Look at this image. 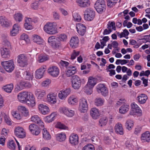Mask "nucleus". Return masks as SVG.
I'll return each mask as SVG.
<instances>
[{"label": "nucleus", "mask_w": 150, "mask_h": 150, "mask_svg": "<svg viewBox=\"0 0 150 150\" xmlns=\"http://www.w3.org/2000/svg\"><path fill=\"white\" fill-rule=\"evenodd\" d=\"M94 7L98 13H101L106 10L105 2L104 0H97L94 4Z\"/></svg>", "instance_id": "nucleus-2"}, {"label": "nucleus", "mask_w": 150, "mask_h": 150, "mask_svg": "<svg viewBox=\"0 0 150 150\" xmlns=\"http://www.w3.org/2000/svg\"><path fill=\"white\" fill-rule=\"evenodd\" d=\"M77 2L78 5L82 8L88 7L90 3L89 0H77Z\"/></svg>", "instance_id": "nucleus-21"}, {"label": "nucleus", "mask_w": 150, "mask_h": 150, "mask_svg": "<svg viewBox=\"0 0 150 150\" xmlns=\"http://www.w3.org/2000/svg\"><path fill=\"white\" fill-rule=\"evenodd\" d=\"M115 131H123V129L122 125L120 123L116 124L115 127Z\"/></svg>", "instance_id": "nucleus-44"}, {"label": "nucleus", "mask_w": 150, "mask_h": 150, "mask_svg": "<svg viewBox=\"0 0 150 150\" xmlns=\"http://www.w3.org/2000/svg\"><path fill=\"white\" fill-rule=\"evenodd\" d=\"M77 31L80 35L83 36L84 35L86 30V27L83 24L78 23L76 27Z\"/></svg>", "instance_id": "nucleus-13"}, {"label": "nucleus", "mask_w": 150, "mask_h": 150, "mask_svg": "<svg viewBox=\"0 0 150 150\" xmlns=\"http://www.w3.org/2000/svg\"><path fill=\"white\" fill-rule=\"evenodd\" d=\"M60 112H63L66 115L69 117H72L74 114V111L68 109L66 107H62L60 108Z\"/></svg>", "instance_id": "nucleus-15"}, {"label": "nucleus", "mask_w": 150, "mask_h": 150, "mask_svg": "<svg viewBox=\"0 0 150 150\" xmlns=\"http://www.w3.org/2000/svg\"><path fill=\"white\" fill-rule=\"evenodd\" d=\"M15 73L16 76L18 78L21 76L27 80H30L32 79L33 75L29 71L20 69L19 71H16Z\"/></svg>", "instance_id": "nucleus-4"}, {"label": "nucleus", "mask_w": 150, "mask_h": 150, "mask_svg": "<svg viewBox=\"0 0 150 150\" xmlns=\"http://www.w3.org/2000/svg\"><path fill=\"white\" fill-rule=\"evenodd\" d=\"M38 108L40 111L44 115L47 114L50 112L48 107L43 104H39L38 105Z\"/></svg>", "instance_id": "nucleus-22"}, {"label": "nucleus", "mask_w": 150, "mask_h": 150, "mask_svg": "<svg viewBox=\"0 0 150 150\" xmlns=\"http://www.w3.org/2000/svg\"><path fill=\"white\" fill-rule=\"evenodd\" d=\"M133 126V121L130 120H129L127 121L125 124V127L128 130H131Z\"/></svg>", "instance_id": "nucleus-38"}, {"label": "nucleus", "mask_w": 150, "mask_h": 150, "mask_svg": "<svg viewBox=\"0 0 150 150\" xmlns=\"http://www.w3.org/2000/svg\"><path fill=\"white\" fill-rule=\"evenodd\" d=\"M29 94L30 93L26 92L20 93L18 96V98L21 102L26 103V101L28 99Z\"/></svg>", "instance_id": "nucleus-12"}, {"label": "nucleus", "mask_w": 150, "mask_h": 150, "mask_svg": "<svg viewBox=\"0 0 150 150\" xmlns=\"http://www.w3.org/2000/svg\"><path fill=\"white\" fill-rule=\"evenodd\" d=\"M104 101L103 99L98 98L95 99V105L97 106H100L103 105Z\"/></svg>", "instance_id": "nucleus-36"}, {"label": "nucleus", "mask_w": 150, "mask_h": 150, "mask_svg": "<svg viewBox=\"0 0 150 150\" xmlns=\"http://www.w3.org/2000/svg\"><path fill=\"white\" fill-rule=\"evenodd\" d=\"M43 138L45 140H49L51 138V136L49 132H43Z\"/></svg>", "instance_id": "nucleus-47"}, {"label": "nucleus", "mask_w": 150, "mask_h": 150, "mask_svg": "<svg viewBox=\"0 0 150 150\" xmlns=\"http://www.w3.org/2000/svg\"><path fill=\"white\" fill-rule=\"evenodd\" d=\"M20 39L19 42L21 44L23 42V44H24L25 43L28 42L29 40L28 35L24 33L23 34L21 35Z\"/></svg>", "instance_id": "nucleus-32"}, {"label": "nucleus", "mask_w": 150, "mask_h": 150, "mask_svg": "<svg viewBox=\"0 0 150 150\" xmlns=\"http://www.w3.org/2000/svg\"><path fill=\"white\" fill-rule=\"evenodd\" d=\"M88 109V104L87 100L84 98H82L80 100L79 110L81 113H85Z\"/></svg>", "instance_id": "nucleus-9"}, {"label": "nucleus", "mask_w": 150, "mask_h": 150, "mask_svg": "<svg viewBox=\"0 0 150 150\" xmlns=\"http://www.w3.org/2000/svg\"><path fill=\"white\" fill-rule=\"evenodd\" d=\"M18 86L20 90L24 88H28L32 86L31 84L29 82L24 81H21L18 84Z\"/></svg>", "instance_id": "nucleus-20"}, {"label": "nucleus", "mask_w": 150, "mask_h": 150, "mask_svg": "<svg viewBox=\"0 0 150 150\" xmlns=\"http://www.w3.org/2000/svg\"><path fill=\"white\" fill-rule=\"evenodd\" d=\"M40 119L38 116L35 115L31 117V120L36 123H38L40 121Z\"/></svg>", "instance_id": "nucleus-55"}, {"label": "nucleus", "mask_w": 150, "mask_h": 150, "mask_svg": "<svg viewBox=\"0 0 150 150\" xmlns=\"http://www.w3.org/2000/svg\"><path fill=\"white\" fill-rule=\"evenodd\" d=\"M33 40L34 42L38 44L41 45L42 44V40L39 36L36 35H34L33 36Z\"/></svg>", "instance_id": "nucleus-34"}, {"label": "nucleus", "mask_w": 150, "mask_h": 150, "mask_svg": "<svg viewBox=\"0 0 150 150\" xmlns=\"http://www.w3.org/2000/svg\"><path fill=\"white\" fill-rule=\"evenodd\" d=\"M12 114L14 117L18 120H20L21 119V117L19 114L14 112H12Z\"/></svg>", "instance_id": "nucleus-62"}, {"label": "nucleus", "mask_w": 150, "mask_h": 150, "mask_svg": "<svg viewBox=\"0 0 150 150\" xmlns=\"http://www.w3.org/2000/svg\"><path fill=\"white\" fill-rule=\"evenodd\" d=\"M57 38H55L54 36H52L48 38V41L51 45L53 44V43L55 42V41H57Z\"/></svg>", "instance_id": "nucleus-56"}, {"label": "nucleus", "mask_w": 150, "mask_h": 150, "mask_svg": "<svg viewBox=\"0 0 150 150\" xmlns=\"http://www.w3.org/2000/svg\"><path fill=\"white\" fill-rule=\"evenodd\" d=\"M1 65L7 72H9V61H5L1 62Z\"/></svg>", "instance_id": "nucleus-37"}, {"label": "nucleus", "mask_w": 150, "mask_h": 150, "mask_svg": "<svg viewBox=\"0 0 150 150\" xmlns=\"http://www.w3.org/2000/svg\"><path fill=\"white\" fill-rule=\"evenodd\" d=\"M45 91L44 90L37 89L35 92V94L38 99H42L45 95Z\"/></svg>", "instance_id": "nucleus-28"}, {"label": "nucleus", "mask_w": 150, "mask_h": 150, "mask_svg": "<svg viewBox=\"0 0 150 150\" xmlns=\"http://www.w3.org/2000/svg\"><path fill=\"white\" fill-rule=\"evenodd\" d=\"M46 70V66H43L37 69L35 72V76L36 78L40 79L43 76Z\"/></svg>", "instance_id": "nucleus-14"}, {"label": "nucleus", "mask_w": 150, "mask_h": 150, "mask_svg": "<svg viewBox=\"0 0 150 150\" xmlns=\"http://www.w3.org/2000/svg\"><path fill=\"white\" fill-rule=\"evenodd\" d=\"M29 129L30 131H37L38 127L35 124H32L29 126Z\"/></svg>", "instance_id": "nucleus-50"}, {"label": "nucleus", "mask_w": 150, "mask_h": 150, "mask_svg": "<svg viewBox=\"0 0 150 150\" xmlns=\"http://www.w3.org/2000/svg\"><path fill=\"white\" fill-rule=\"evenodd\" d=\"M72 87L75 89L80 88L81 85V80L78 76L74 75L72 76L71 79Z\"/></svg>", "instance_id": "nucleus-5"}, {"label": "nucleus", "mask_w": 150, "mask_h": 150, "mask_svg": "<svg viewBox=\"0 0 150 150\" xmlns=\"http://www.w3.org/2000/svg\"><path fill=\"white\" fill-rule=\"evenodd\" d=\"M17 62L20 66L22 67H25L28 64L27 58L24 54H20L18 56Z\"/></svg>", "instance_id": "nucleus-8"}, {"label": "nucleus", "mask_w": 150, "mask_h": 150, "mask_svg": "<svg viewBox=\"0 0 150 150\" xmlns=\"http://www.w3.org/2000/svg\"><path fill=\"white\" fill-rule=\"evenodd\" d=\"M96 91L98 93H100L104 97H106L108 95V89L103 84H99L96 88Z\"/></svg>", "instance_id": "nucleus-10"}, {"label": "nucleus", "mask_w": 150, "mask_h": 150, "mask_svg": "<svg viewBox=\"0 0 150 150\" xmlns=\"http://www.w3.org/2000/svg\"><path fill=\"white\" fill-rule=\"evenodd\" d=\"M47 71L49 74L53 77H57L59 74V69L56 66H52L50 67Z\"/></svg>", "instance_id": "nucleus-11"}, {"label": "nucleus", "mask_w": 150, "mask_h": 150, "mask_svg": "<svg viewBox=\"0 0 150 150\" xmlns=\"http://www.w3.org/2000/svg\"><path fill=\"white\" fill-rule=\"evenodd\" d=\"M93 88L86 84L83 88L84 91L88 94L90 95L92 93Z\"/></svg>", "instance_id": "nucleus-40"}, {"label": "nucleus", "mask_w": 150, "mask_h": 150, "mask_svg": "<svg viewBox=\"0 0 150 150\" xmlns=\"http://www.w3.org/2000/svg\"><path fill=\"white\" fill-rule=\"evenodd\" d=\"M118 0H108L107 6L108 7L111 8L113 6H114L117 2Z\"/></svg>", "instance_id": "nucleus-48"}, {"label": "nucleus", "mask_w": 150, "mask_h": 150, "mask_svg": "<svg viewBox=\"0 0 150 150\" xmlns=\"http://www.w3.org/2000/svg\"><path fill=\"white\" fill-rule=\"evenodd\" d=\"M39 2L38 1H35L32 3L31 7L33 9L37 10L38 8Z\"/></svg>", "instance_id": "nucleus-57"}, {"label": "nucleus", "mask_w": 150, "mask_h": 150, "mask_svg": "<svg viewBox=\"0 0 150 150\" xmlns=\"http://www.w3.org/2000/svg\"><path fill=\"white\" fill-rule=\"evenodd\" d=\"M96 82L95 80L93 78V77H90L88 79V82L87 84L91 87V88H93L96 84Z\"/></svg>", "instance_id": "nucleus-41"}, {"label": "nucleus", "mask_w": 150, "mask_h": 150, "mask_svg": "<svg viewBox=\"0 0 150 150\" xmlns=\"http://www.w3.org/2000/svg\"><path fill=\"white\" fill-rule=\"evenodd\" d=\"M108 121V119L106 117L101 118L99 120V125L100 126L105 125Z\"/></svg>", "instance_id": "nucleus-43"}, {"label": "nucleus", "mask_w": 150, "mask_h": 150, "mask_svg": "<svg viewBox=\"0 0 150 150\" xmlns=\"http://www.w3.org/2000/svg\"><path fill=\"white\" fill-rule=\"evenodd\" d=\"M84 15L85 20L91 21L94 18L95 15V12L92 8H88L85 10Z\"/></svg>", "instance_id": "nucleus-6"}, {"label": "nucleus", "mask_w": 150, "mask_h": 150, "mask_svg": "<svg viewBox=\"0 0 150 150\" xmlns=\"http://www.w3.org/2000/svg\"><path fill=\"white\" fill-rule=\"evenodd\" d=\"M129 109V105L125 103L120 107L119 112L121 113L124 114L128 111Z\"/></svg>", "instance_id": "nucleus-30"}, {"label": "nucleus", "mask_w": 150, "mask_h": 150, "mask_svg": "<svg viewBox=\"0 0 150 150\" xmlns=\"http://www.w3.org/2000/svg\"><path fill=\"white\" fill-rule=\"evenodd\" d=\"M53 16L54 19L55 20H59L60 19V16L59 13L56 11H54L53 13Z\"/></svg>", "instance_id": "nucleus-59"}, {"label": "nucleus", "mask_w": 150, "mask_h": 150, "mask_svg": "<svg viewBox=\"0 0 150 150\" xmlns=\"http://www.w3.org/2000/svg\"><path fill=\"white\" fill-rule=\"evenodd\" d=\"M25 28L27 30H31L32 29L31 23H26L24 24Z\"/></svg>", "instance_id": "nucleus-64"}, {"label": "nucleus", "mask_w": 150, "mask_h": 150, "mask_svg": "<svg viewBox=\"0 0 150 150\" xmlns=\"http://www.w3.org/2000/svg\"><path fill=\"white\" fill-rule=\"evenodd\" d=\"M15 134L18 138H23L26 136L25 132H15Z\"/></svg>", "instance_id": "nucleus-45"}, {"label": "nucleus", "mask_w": 150, "mask_h": 150, "mask_svg": "<svg viewBox=\"0 0 150 150\" xmlns=\"http://www.w3.org/2000/svg\"><path fill=\"white\" fill-rule=\"evenodd\" d=\"M129 33L127 30L125 29L123 30V32H122L120 34V38H122V37H126L127 36L129 35Z\"/></svg>", "instance_id": "nucleus-53"}, {"label": "nucleus", "mask_w": 150, "mask_h": 150, "mask_svg": "<svg viewBox=\"0 0 150 150\" xmlns=\"http://www.w3.org/2000/svg\"><path fill=\"white\" fill-rule=\"evenodd\" d=\"M13 18L16 21L20 22L22 21L23 16L22 13H17L14 15Z\"/></svg>", "instance_id": "nucleus-35"}, {"label": "nucleus", "mask_w": 150, "mask_h": 150, "mask_svg": "<svg viewBox=\"0 0 150 150\" xmlns=\"http://www.w3.org/2000/svg\"><path fill=\"white\" fill-rule=\"evenodd\" d=\"M35 98L33 96L32 94H29V97L28 99L26 101V103L29 106H30L33 107L35 105V102L34 100Z\"/></svg>", "instance_id": "nucleus-25"}, {"label": "nucleus", "mask_w": 150, "mask_h": 150, "mask_svg": "<svg viewBox=\"0 0 150 150\" xmlns=\"http://www.w3.org/2000/svg\"><path fill=\"white\" fill-rule=\"evenodd\" d=\"M56 127L59 128L60 129H67L69 130L68 127L64 125L61 123L60 122H57V124L55 125Z\"/></svg>", "instance_id": "nucleus-46"}, {"label": "nucleus", "mask_w": 150, "mask_h": 150, "mask_svg": "<svg viewBox=\"0 0 150 150\" xmlns=\"http://www.w3.org/2000/svg\"><path fill=\"white\" fill-rule=\"evenodd\" d=\"M54 115L53 113H51L50 115L46 116L45 118V120L46 122H50L54 120Z\"/></svg>", "instance_id": "nucleus-39"}, {"label": "nucleus", "mask_w": 150, "mask_h": 150, "mask_svg": "<svg viewBox=\"0 0 150 150\" xmlns=\"http://www.w3.org/2000/svg\"><path fill=\"white\" fill-rule=\"evenodd\" d=\"M80 52L79 51L76 52V51L74 50L73 51V52L71 56V59H75L76 57L79 54Z\"/></svg>", "instance_id": "nucleus-61"}, {"label": "nucleus", "mask_w": 150, "mask_h": 150, "mask_svg": "<svg viewBox=\"0 0 150 150\" xmlns=\"http://www.w3.org/2000/svg\"><path fill=\"white\" fill-rule=\"evenodd\" d=\"M131 105V110L130 111V115H134L136 113L138 116H140L142 115V110L135 103H132Z\"/></svg>", "instance_id": "nucleus-7"}, {"label": "nucleus", "mask_w": 150, "mask_h": 150, "mask_svg": "<svg viewBox=\"0 0 150 150\" xmlns=\"http://www.w3.org/2000/svg\"><path fill=\"white\" fill-rule=\"evenodd\" d=\"M18 110L22 114L25 116L28 115V112L25 107L23 106H19L18 107Z\"/></svg>", "instance_id": "nucleus-33"}, {"label": "nucleus", "mask_w": 150, "mask_h": 150, "mask_svg": "<svg viewBox=\"0 0 150 150\" xmlns=\"http://www.w3.org/2000/svg\"><path fill=\"white\" fill-rule=\"evenodd\" d=\"M83 150H95V149L92 144H88L83 147Z\"/></svg>", "instance_id": "nucleus-51"}, {"label": "nucleus", "mask_w": 150, "mask_h": 150, "mask_svg": "<svg viewBox=\"0 0 150 150\" xmlns=\"http://www.w3.org/2000/svg\"><path fill=\"white\" fill-rule=\"evenodd\" d=\"M44 31L47 33L54 35L57 33V28L53 23L48 22L44 26Z\"/></svg>", "instance_id": "nucleus-3"}, {"label": "nucleus", "mask_w": 150, "mask_h": 150, "mask_svg": "<svg viewBox=\"0 0 150 150\" xmlns=\"http://www.w3.org/2000/svg\"><path fill=\"white\" fill-rule=\"evenodd\" d=\"M90 114L94 119H97L98 118L100 115L98 110L96 108H93L90 112Z\"/></svg>", "instance_id": "nucleus-26"}, {"label": "nucleus", "mask_w": 150, "mask_h": 150, "mask_svg": "<svg viewBox=\"0 0 150 150\" xmlns=\"http://www.w3.org/2000/svg\"><path fill=\"white\" fill-rule=\"evenodd\" d=\"M57 38L59 41H65L67 40V36L65 34H62L60 35L58 37H57Z\"/></svg>", "instance_id": "nucleus-52"}, {"label": "nucleus", "mask_w": 150, "mask_h": 150, "mask_svg": "<svg viewBox=\"0 0 150 150\" xmlns=\"http://www.w3.org/2000/svg\"><path fill=\"white\" fill-rule=\"evenodd\" d=\"M2 38L4 46L0 49L1 55L3 58H6L9 56L8 37L6 34H4L2 35Z\"/></svg>", "instance_id": "nucleus-1"}, {"label": "nucleus", "mask_w": 150, "mask_h": 150, "mask_svg": "<svg viewBox=\"0 0 150 150\" xmlns=\"http://www.w3.org/2000/svg\"><path fill=\"white\" fill-rule=\"evenodd\" d=\"M0 23L4 28H7L9 26V23L8 20L4 16L0 17Z\"/></svg>", "instance_id": "nucleus-23"}, {"label": "nucleus", "mask_w": 150, "mask_h": 150, "mask_svg": "<svg viewBox=\"0 0 150 150\" xmlns=\"http://www.w3.org/2000/svg\"><path fill=\"white\" fill-rule=\"evenodd\" d=\"M38 61L40 62H42L48 59L47 55H40L38 57Z\"/></svg>", "instance_id": "nucleus-49"}, {"label": "nucleus", "mask_w": 150, "mask_h": 150, "mask_svg": "<svg viewBox=\"0 0 150 150\" xmlns=\"http://www.w3.org/2000/svg\"><path fill=\"white\" fill-rule=\"evenodd\" d=\"M16 147V145L14 141L13 140L10 141V149L15 150Z\"/></svg>", "instance_id": "nucleus-60"}, {"label": "nucleus", "mask_w": 150, "mask_h": 150, "mask_svg": "<svg viewBox=\"0 0 150 150\" xmlns=\"http://www.w3.org/2000/svg\"><path fill=\"white\" fill-rule=\"evenodd\" d=\"M71 92L70 88H67L64 91H60L58 94V96L60 99H63L70 94Z\"/></svg>", "instance_id": "nucleus-18"}, {"label": "nucleus", "mask_w": 150, "mask_h": 150, "mask_svg": "<svg viewBox=\"0 0 150 150\" xmlns=\"http://www.w3.org/2000/svg\"><path fill=\"white\" fill-rule=\"evenodd\" d=\"M141 140L143 142H148L150 140V133L149 132H145L142 134Z\"/></svg>", "instance_id": "nucleus-29"}, {"label": "nucleus", "mask_w": 150, "mask_h": 150, "mask_svg": "<svg viewBox=\"0 0 150 150\" xmlns=\"http://www.w3.org/2000/svg\"><path fill=\"white\" fill-rule=\"evenodd\" d=\"M56 137V140L60 142L65 141L66 138L65 134L62 132L57 134Z\"/></svg>", "instance_id": "nucleus-27"}, {"label": "nucleus", "mask_w": 150, "mask_h": 150, "mask_svg": "<svg viewBox=\"0 0 150 150\" xmlns=\"http://www.w3.org/2000/svg\"><path fill=\"white\" fill-rule=\"evenodd\" d=\"M69 142L72 145H76L79 143V137L76 134H71L69 137Z\"/></svg>", "instance_id": "nucleus-16"}, {"label": "nucleus", "mask_w": 150, "mask_h": 150, "mask_svg": "<svg viewBox=\"0 0 150 150\" xmlns=\"http://www.w3.org/2000/svg\"><path fill=\"white\" fill-rule=\"evenodd\" d=\"M19 27L18 24H14L12 30L10 32V35L12 36H16L18 33Z\"/></svg>", "instance_id": "nucleus-24"}, {"label": "nucleus", "mask_w": 150, "mask_h": 150, "mask_svg": "<svg viewBox=\"0 0 150 150\" xmlns=\"http://www.w3.org/2000/svg\"><path fill=\"white\" fill-rule=\"evenodd\" d=\"M78 100L74 96H70L68 99V102L69 104L74 105L78 102Z\"/></svg>", "instance_id": "nucleus-42"}, {"label": "nucleus", "mask_w": 150, "mask_h": 150, "mask_svg": "<svg viewBox=\"0 0 150 150\" xmlns=\"http://www.w3.org/2000/svg\"><path fill=\"white\" fill-rule=\"evenodd\" d=\"M73 17L74 20L75 21L79 22L81 19V18L80 16L77 13L74 14L73 15Z\"/></svg>", "instance_id": "nucleus-58"}, {"label": "nucleus", "mask_w": 150, "mask_h": 150, "mask_svg": "<svg viewBox=\"0 0 150 150\" xmlns=\"http://www.w3.org/2000/svg\"><path fill=\"white\" fill-rule=\"evenodd\" d=\"M76 68L75 66H70L67 69L66 72V75L67 77H70L75 74L76 71Z\"/></svg>", "instance_id": "nucleus-17"}, {"label": "nucleus", "mask_w": 150, "mask_h": 150, "mask_svg": "<svg viewBox=\"0 0 150 150\" xmlns=\"http://www.w3.org/2000/svg\"><path fill=\"white\" fill-rule=\"evenodd\" d=\"M79 40L76 36H74L71 38L70 41V45L72 47L74 48L78 45Z\"/></svg>", "instance_id": "nucleus-19"}, {"label": "nucleus", "mask_w": 150, "mask_h": 150, "mask_svg": "<svg viewBox=\"0 0 150 150\" xmlns=\"http://www.w3.org/2000/svg\"><path fill=\"white\" fill-rule=\"evenodd\" d=\"M15 68V65L13 59L10 60V72L12 71Z\"/></svg>", "instance_id": "nucleus-63"}, {"label": "nucleus", "mask_w": 150, "mask_h": 150, "mask_svg": "<svg viewBox=\"0 0 150 150\" xmlns=\"http://www.w3.org/2000/svg\"><path fill=\"white\" fill-rule=\"evenodd\" d=\"M60 43L59 40L57 38V41H55V42L53 43V44H52L51 45L54 48H57L59 47L60 46Z\"/></svg>", "instance_id": "nucleus-54"}, {"label": "nucleus", "mask_w": 150, "mask_h": 150, "mask_svg": "<svg viewBox=\"0 0 150 150\" xmlns=\"http://www.w3.org/2000/svg\"><path fill=\"white\" fill-rule=\"evenodd\" d=\"M56 96L53 94H49L47 96V101L52 104H54L56 102Z\"/></svg>", "instance_id": "nucleus-31"}]
</instances>
